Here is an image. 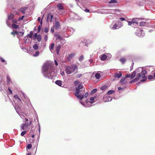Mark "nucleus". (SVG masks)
<instances>
[{
    "label": "nucleus",
    "instance_id": "obj_4",
    "mask_svg": "<svg viewBox=\"0 0 155 155\" xmlns=\"http://www.w3.org/2000/svg\"><path fill=\"white\" fill-rule=\"evenodd\" d=\"M76 70L77 71L78 66L76 64H74L71 66H67L65 70V72L67 74H70Z\"/></svg>",
    "mask_w": 155,
    "mask_h": 155
},
{
    "label": "nucleus",
    "instance_id": "obj_57",
    "mask_svg": "<svg viewBox=\"0 0 155 155\" xmlns=\"http://www.w3.org/2000/svg\"><path fill=\"white\" fill-rule=\"evenodd\" d=\"M41 29V27L40 26H39L38 27V32H40Z\"/></svg>",
    "mask_w": 155,
    "mask_h": 155
},
{
    "label": "nucleus",
    "instance_id": "obj_27",
    "mask_svg": "<svg viewBox=\"0 0 155 155\" xmlns=\"http://www.w3.org/2000/svg\"><path fill=\"white\" fill-rule=\"evenodd\" d=\"M8 19L9 20L12 19L14 17V15L13 14H11L9 15H8Z\"/></svg>",
    "mask_w": 155,
    "mask_h": 155
},
{
    "label": "nucleus",
    "instance_id": "obj_33",
    "mask_svg": "<svg viewBox=\"0 0 155 155\" xmlns=\"http://www.w3.org/2000/svg\"><path fill=\"white\" fill-rule=\"evenodd\" d=\"M107 86L106 85L103 86L101 88V89L102 91H104L106 89Z\"/></svg>",
    "mask_w": 155,
    "mask_h": 155
},
{
    "label": "nucleus",
    "instance_id": "obj_51",
    "mask_svg": "<svg viewBox=\"0 0 155 155\" xmlns=\"http://www.w3.org/2000/svg\"><path fill=\"white\" fill-rule=\"evenodd\" d=\"M48 27H45V28L44 29V31L45 32L47 33L48 32Z\"/></svg>",
    "mask_w": 155,
    "mask_h": 155
},
{
    "label": "nucleus",
    "instance_id": "obj_8",
    "mask_svg": "<svg viewBox=\"0 0 155 155\" xmlns=\"http://www.w3.org/2000/svg\"><path fill=\"white\" fill-rule=\"evenodd\" d=\"M97 99V97L96 96H94V97H91L90 99V101L87 102V104H88L89 105H90V106L91 104L94 103Z\"/></svg>",
    "mask_w": 155,
    "mask_h": 155
},
{
    "label": "nucleus",
    "instance_id": "obj_59",
    "mask_svg": "<svg viewBox=\"0 0 155 155\" xmlns=\"http://www.w3.org/2000/svg\"><path fill=\"white\" fill-rule=\"evenodd\" d=\"M120 21H125L126 20V19L124 18H120Z\"/></svg>",
    "mask_w": 155,
    "mask_h": 155
},
{
    "label": "nucleus",
    "instance_id": "obj_16",
    "mask_svg": "<svg viewBox=\"0 0 155 155\" xmlns=\"http://www.w3.org/2000/svg\"><path fill=\"white\" fill-rule=\"evenodd\" d=\"M57 8H58V10H63L64 9L63 5L61 3H58L57 5Z\"/></svg>",
    "mask_w": 155,
    "mask_h": 155
},
{
    "label": "nucleus",
    "instance_id": "obj_23",
    "mask_svg": "<svg viewBox=\"0 0 155 155\" xmlns=\"http://www.w3.org/2000/svg\"><path fill=\"white\" fill-rule=\"evenodd\" d=\"M15 34L16 35H18L19 36H23V35L24 34V32H17V31H15Z\"/></svg>",
    "mask_w": 155,
    "mask_h": 155
},
{
    "label": "nucleus",
    "instance_id": "obj_24",
    "mask_svg": "<svg viewBox=\"0 0 155 155\" xmlns=\"http://www.w3.org/2000/svg\"><path fill=\"white\" fill-rule=\"evenodd\" d=\"M14 97L15 98V100H18L20 102H21V101L19 97L17 95H15L14 96Z\"/></svg>",
    "mask_w": 155,
    "mask_h": 155
},
{
    "label": "nucleus",
    "instance_id": "obj_3",
    "mask_svg": "<svg viewBox=\"0 0 155 155\" xmlns=\"http://www.w3.org/2000/svg\"><path fill=\"white\" fill-rule=\"evenodd\" d=\"M136 74H137V77L141 80V81H144L147 78L145 77V75L146 74V71L145 70H143L142 68L140 67L136 70Z\"/></svg>",
    "mask_w": 155,
    "mask_h": 155
},
{
    "label": "nucleus",
    "instance_id": "obj_26",
    "mask_svg": "<svg viewBox=\"0 0 155 155\" xmlns=\"http://www.w3.org/2000/svg\"><path fill=\"white\" fill-rule=\"evenodd\" d=\"M61 46L60 45H56V50L57 51V53H58L59 51L61 48Z\"/></svg>",
    "mask_w": 155,
    "mask_h": 155
},
{
    "label": "nucleus",
    "instance_id": "obj_47",
    "mask_svg": "<svg viewBox=\"0 0 155 155\" xmlns=\"http://www.w3.org/2000/svg\"><path fill=\"white\" fill-rule=\"evenodd\" d=\"M0 59L1 60V61L2 62H5V64H7V62L5 61V60L4 59H3L2 58V57H0Z\"/></svg>",
    "mask_w": 155,
    "mask_h": 155
},
{
    "label": "nucleus",
    "instance_id": "obj_46",
    "mask_svg": "<svg viewBox=\"0 0 155 155\" xmlns=\"http://www.w3.org/2000/svg\"><path fill=\"white\" fill-rule=\"evenodd\" d=\"M32 147V145L31 144H28L27 147V148L28 149H30Z\"/></svg>",
    "mask_w": 155,
    "mask_h": 155
},
{
    "label": "nucleus",
    "instance_id": "obj_15",
    "mask_svg": "<svg viewBox=\"0 0 155 155\" xmlns=\"http://www.w3.org/2000/svg\"><path fill=\"white\" fill-rule=\"evenodd\" d=\"M75 54L74 53H71L69 54L67 56V59L69 61H71V60L73 58Z\"/></svg>",
    "mask_w": 155,
    "mask_h": 155
},
{
    "label": "nucleus",
    "instance_id": "obj_17",
    "mask_svg": "<svg viewBox=\"0 0 155 155\" xmlns=\"http://www.w3.org/2000/svg\"><path fill=\"white\" fill-rule=\"evenodd\" d=\"M107 55L105 54H104L101 55L100 57L101 60L104 61L107 59Z\"/></svg>",
    "mask_w": 155,
    "mask_h": 155
},
{
    "label": "nucleus",
    "instance_id": "obj_45",
    "mask_svg": "<svg viewBox=\"0 0 155 155\" xmlns=\"http://www.w3.org/2000/svg\"><path fill=\"white\" fill-rule=\"evenodd\" d=\"M125 80V78H121L120 81V82L121 84H124V82Z\"/></svg>",
    "mask_w": 155,
    "mask_h": 155
},
{
    "label": "nucleus",
    "instance_id": "obj_34",
    "mask_svg": "<svg viewBox=\"0 0 155 155\" xmlns=\"http://www.w3.org/2000/svg\"><path fill=\"white\" fill-rule=\"evenodd\" d=\"M7 84H9L10 83V82L11 81L10 78L8 76H7Z\"/></svg>",
    "mask_w": 155,
    "mask_h": 155
},
{
    "label": "nucleus",
    "instance_id": "obj_55",
    "mask_svg": "<svg viewBox=\"0 0 155 155\" xmlns=\"http://www.w3.org/2000/svg\"><path fill=\"white\" fill-rule=\"evenodd\" d=\"M153 68V67L152 66H147L146 68V69H149V70L150 71V70L151 69V68Z\"/></svg>",
    "mask_w": 155,
    "mask_h": 155
},
{
    "label": "nucleus",
    "instance_id": "obj_13",
    "mask_svg": "<svg viewBox=\"0 0 155 155\" xmlns=\"http://www.w3.org/2000/svg\"><path fill=\"white\" fill-rule=\"evenodd\" d=\"M139 19H140L137 18H134L132 19L131 21L133 24L135 23L137 25H138L139 24L137 21ZM140 19L141 20L142 19Z\"/></svg>",
    "mask_w": 155,
    "mask_h": 155
},
{
    "label": "nucleus",
    "instance_id": "obj_62",
    "mask_svg": "<svg viewBox=\"0 0 155 155\" xmlns=\"http://www.w3.org/2000/svg\"><path fill=\"white\" fill-rule=\"evenodd\" d=\"M51 32H52V33H53L54 31V28H51Z\"/></svg>",
    "mask_w": 155,
    "mask_h": 155
},
{
    "label": "nucleus",
    "instance_id": "obj_52",
    "mask_svg": "<svg viewBox=\"0 0 155 155\" xmlns=\"http://www.w3.org/2000/svg\"><path fill=\"white\" fill-rule=\"evenodd\" d=\"M82 76V74H78L76 75V77L77 78H80Z\"/></svg>",
    "mask_w": 155,
    "mask_h": 155
},
{
    "label": "nucleus",
    "instance_id": "obj_9",
    "mask_svg": "<svg viewBox=\"0 0 155 155\" xmlns=\"http://www.w3.org/2000/svg\"><path fill=\"white\" fill-rule=\"evenodd\" d=\"M15 109L17 112V113L21 117V116H23V114L21 112V110L20 108L18 106L16 105L15 107Z\"/></svg>",
    "mask_w": 155,
    "mask_h": 155
},
{
    "label": "nucleus",
    "instance_id": "obj_22",
    "mask_svg": "<svg viewBox=\"0 0 155 155\" xmlns=\"http://www.w3.org/2000/svg\"><path fill=\"white\" fill-rule=\"evenodd\" d=\"M56 84H57L59 86H61L62 85V81L60 80H57L55 82Z\"/></svg>",
    "mask_w": 155,
    "mask_h": 155
},
{
    "label": "nucleus",
    "instance_id": "obj_50",
    "mask_svg": "<svg viewBox=\"0 0 155 155\" xmlns=\"http://www.w3.org/2000/svg\"><path fill=\"white\" fill-rule=\"evenodd\" d=\"M140 79L138 77H136L135 79H133L134 82L137 81L138 80Z\"/></svg>",
    "mask_w": 155,
    "mask_h": 155
},
{
    "label": "nucleus",
    "instance_id": "obj_11",
    "mask_svg": "<svg viewBox=\"0 0 155 155\" xmlns=\"http://www.w3.org/2000/svg\"><path fill=\"white\" fill-rule=\"evenodd\" d=\"M136 74V71H134L131 74H127L125 76V78H130L131 79H132L135 77Z\"/></svg>",
    "mask_w": 155,
    "mask_h": 155
},
{
    "label": "nucleus",
    "instance_id": "obj_40",
    "mask_svg": "<svg viewBox=\"0 0 155 155\" xmlns=\"http://www.w3.org/2000/svg\"><path fill=\"white\" fill-rule=\"evenodd\" d=\"M54 44L53 43H52L51 44V45L49 46V49L50 50H51V49H52L54 47Z\"/></svg>",
    "mask_w": 155,
    "mask_h": 155
},
{
    "label": "nucleus",
    "instance_id": "obj_53",
    "mask_svg": "<svg viewBox=\"0 0 155 155\" xmlns=\"http://www.w3.org/2000/svg\"><path fill=\"white\" fill-rule=\"evenodd\" d=\"M127 22H128V25H129V26L131 25L132 24H133V23H132V21H127Z\"/></svg>",
    "mask_w": 155,
    "mask_h": 155
},
{
    "label": "nucleus",
    "instance_id": "obj_43",
    "mask_svg": "<svg viewBox=\"0 0 155 155\" xmlns=\"http://www.w3.org/2000/svg\"><path fill=\"white\" fill-rule=\"evenodd\" d=\"M151 74L152 75H153V76L154 79H155V70L151 72Z\"/></svg>",
    "mask_w": 155,
    "mask_h": 155
},
{
    "label": "nucleus",
    "instance_id": "obj_58",
    "mask_svg": "<svg viewBox=\"0 0 155 155\" xmlns=\"http://www.w3.org/2000/svg\"><path fill=\"white\" fill-rule=\"evenodd\" d=\"M24 16H23L19 18H18V20L20 21V20H22L23 18H24Z\"/></svg>",
    "mask_w": 155,
    "mask_h": 155
},
{
    "label": "nucleus",
    "instance_id": "obj_42",
    "mask_svg": "<svg viewBox=\"0 0 155 155\" xmlns=\"http://www.w3.org/2000/svg\"><path fill=\"white\" fill-rule=\"evenodd\" d=\"M148 78L149 80L154 79L153 76L152 75H150L148 76Z\"/></svg>",
    "mask_w": 155,
    "mask_h": 155
},
{
    "label": "nucleus",
    "instance_id": "obj_56",
    "mask_svg": "<svg viewBox=\"0 0 155 155\" xmlns=\"http://www.w3.org/2000/svg\"><path fill=\"white\" fill-rule=\"evenodd\" d=\"M84 95V97H85V98H86L87 97V96L88 95V93L87 92L85 94V95Z\"/></svg>",
    "mask_w": 155,
    "mask_h": 155
},
{
    "label": "nucleus",
    "instance_id": "obj_6",
    "mask_svg": "<svg viewBox=\"0 0 155 155\" xmlns=\"http://www.w3.org/2000/svg\"><path fill=\"white\" fill-rule=\"evenodd\" d=\"M135 34L137 36L140 37H143L145 35L143 31L140 28H138Z\"/></svg>",
    "mask_w": 155,
    "mask_h": 155
},
{
    "label": "nucleus",
    "instance_id": "obj_30",
    "mask_svg": "<svg viewBox=\"0 0 155 155\" xmlns=\"http://www.w3.org/2000/svg\"><path fill=\"white\" fill-rule=\"evenodd\" d=\"M97 91V89H93L91 92L90 94L91 95H92L95 93Z\"/></svg>",
    "mask_w": 155,
    "mask_h": 155
},
{
    "label": "nucleus",
    "instance_id": "obj_49",
    "mask_svg": "<svg viewBox=\"0 0 155 155\" xmlns=\"http://www.w3.org/2000/svg\"><path fill=\"white\" fill-rule=\"evenodd\" d=\"M37 36L38 35L37 33H35L33 36V38L35 39L37 37Z\"/></svg>",
    "mask_w": 155,
    "mask_h": 155
},
{
    "label": "nucleus",
    "instance_id": "obj_39",
    "mask_svg": "<svg viewBox=\"0 0 155 155\" xmlns=\"http://www.w3.org/2000/svg\"><path fill=\"white\" fill-rule=\"evenodd\" d=\"M83 59H84V56L82 55H81L79 57V59H78L80 61H83Z\"/></svg>",
    "mask_w": 155,
    "mask_h": 155
},
{
    "label": "nucleus",
    "instance_id": "obj_63",
    "mask_svg": "<svg viewBox=\"0 0 155 155\" xmlns=\"http://www.w3.org/2000/svg\"><path fill=\"white\" fill-rule=\"evenodd\" d=\"M32 119H31L29 120L30 122L28 124V125H30L31 124L32 122Z\"/></svg>",
    "mask_w": 155,
    "mask_h": 155
},
{
    "label": "nucleus",
    "instance_id": "obj_32",
    "mask_svg": "<svg viewBox=\"0 0 155 155\" xmlns=\"http://www.w3.org/2000/svg\"><path fill=\"white\" fill-rule=\"evenodd\" d=\"M33 34V31H31L29 34L28 35L31 38H32V35Z\"/></svg>",
    "mask_w": 155,
    "mask_h": 155
},
{
    "label": "nucleus",
    "instance_id": "obj_38",
    "mask_svg": "<svg viewBox=\"0 0 155 155\" xmlns=\"http://www.w3.org/2000/svg\"><path fill=\"white\" fill-rule=\"evenodd\" d=\"M56 40L58 41H61V40H62V39L61 37L60 36V35H58V37H57V38H56Z\"/></svg>",
    "mask_w": 155,
    "mask_h": 155
},
{
    "label": "nucleus",
    "instance_id": "obj_28",
    "mask_svg": "<svg viewBox=\"0 0 155 155\" xmlns=\"http://www.w3.org/2000/svg\"><path fill=\"white\" fill-rule=\"evenodd\" d=\"M36 38L38 42H40L41 39V36L40 35H38L37 37Z\"/></svg>",
    "mask_w": 155,
    "mask_h": 155
},
{
    "label": "nucleus",
    "instance_id": "obj_25",
    "mask_svg": "<svg viewBox=\"0 0 155 155\" xmlns=\"http://www.w3.org/2000/svg\"><path fill=\"white\" fill-rule=\"evenodd\" d=\"M80 100V103L83 105L84 106H85V107H89L90 106V105H89L88 104H87V105H85L84 104V102L82 101L81 100L79 99Z\"/></svg>",
    "mask_w": 155,
    "mask_h": 155
},
{
    "label": "nucleus",
    "instance_id": "obj_1",
    "mask_svg": "<svg viewBox=\"0 0 155 155\" xmlns=\"http://www.w3.org/2000/svg\"><path fill=\"white\" fill-rule=\"evenodd\" d=\"M42 72L46 78L52 79L54 76L52 67L48 63H45L44 64L42 68Z\"/></svg>",
    "mask_w": 155,
    "mask_h": 155
},
{
    "label": "nucleus",
    "instance_id": "obj_48",
    "mask_svg": "<svg viewBox=\"0 0 155 155\" xmlns=\"http://www.w3.org/2000/svg\"><path fill=\"white\" fill-rule=\"evenodd\" d=\"M145 22H141L140 23V26H143L144 25V24Z\"/></svg>",
    "mask_w": 155,
    "mask_h": 155
},
{
    "label": "nucleus",
    "instance_id": "obj_21",
    "mask_svg": "<svg viewBox=\"0 0 155 155\" xmlns=\"http://www.w3.org/2000/svg\"><path fill=\"white\" fill-rule=\"evenodd\" d=\"M117 2L116 0H111L109 2L110 4H114L112 6L116 5Z\"/></svg>",
    "mask_w": 155,
    "mask_h": 155
},
{
    "label": "nucleus",
    "instance_id": "obj_35",
    "mask_svg": "<svg viewBox=\"0 0 155 155\" xmlns=\"http://www.w3.org/2000/svg\"><path fill=\"white\" fill-rule=\"evenodd\" d=\"M12 27L15 29H17L18 28L19 26L18 25H16L15 24H13L12 25Z\"/></svg>",
    "mask_w": 155,
    "mask_h": 155
},
{
    "label": "nucleus",
    "instance_id": "obj_7",
    "mask_svg": "<svg viewBox=\"0 0 155 155\" xmlns=\"http://www.w3.org/2000/svg\"><path fill=\"white\" fill-rule=\"evenodd\" d=\"M119 10L117 9H106L104 10V13L110 14H114L115 13L118 12Z\"/></svg>",
    "mask_w": 155,
    "mask_h": 155
},
{
    "label": "nucleus",
    "instance_id": "obj_20",
    "mask_svg": "<svg viewBox=\"0 0 155 155\" xmlns=\"http://www.w3.org/2000/svg\"><path fill=\"white\" fill-rule=\"evenodd\" d=\"M122 76L121 72L119 71L118 73H116L115 74L114 76L115 78H119Z\"/></svg>",
    "mask_w": 155,
    "mask_h": 155
},
{
    "label": "nucleus",
    "instance_id": "obj_29",
    "mask_svg": "<svg viewBox=\"0 0 155 155\" xmlns=\"http://www.w3.org/2000/svg\"><path fill=\"white\" fill-rule=\"evenodd\" d=\"M95 77L97 79H99L100 78L101 75L99 73H96L95 74Z\"/></svg>",
    "mask_w": 155,
    "mask_h": 155
},
{
    "label": "nucleus",
    "instance_id": "obj_12",
    "mask_svg": "<svg viewBox=\"0 0 155 155\" xmlns=\"http://www.w3.org/2000/svg\"><path fill=\"white\" fill-rule=\"evenodd\" d=\"M52 19H53V15H51L50 14H48L47 17V22H49V21L51 22Z\"/></svg>",
    "mask_w": 155,
    "mask_h": 155
},
{
    "label": "nucleus",
    "instance_id": "obj_2",
    "mask_svg": "<svg viewBox=\"0 0 155 155\" xmlns=\"http://www.w3.org/2000/svg\"><path fill=\"white\" fill-rule=\"evenodd\" d=\"M83 86L80 84L76 87V92L74 93V94L79 99L82 100L84 97L85 89L83 88Z\"/></svg>",
    "mask_w": 155,
    "mask_h": 155
},
{
    "label": "nucleus",
    "instance_id": "obj_61",
    "mask_svg": "<svg viewBox=\"0 0 155 155\" xmlns=\"http://www.w3.org/2000/svg\"><path fill=\"white\" fill-rule=\"evenodd\" d=\"M79 83V81H74V83L75 85H77Z\"/></svg>",
    "mask_w": 155,
    "mask_h": 155
},
{
    "label": "nucleus",
    "instance_id": "obj_36",
    "mask_svg": "<svg viewBox=\"0 0 155 155\" xmlns=\"http://www.w3.org/2000/svg\"><path fill=\"white\" fill-rule=\"evenodd\" d=\"M126 59L124 58H122L120 59V61L122 63H124L126 61Z\"/></svg>",
    "mask_w": 155,
    "mask_h": 155
},
{
    "label": "nucleus",
    "instance_id": "obj_37",
    "mask_svg": "<svg viewBox=\"0 0 155 155\" xmlns=\"http://www.w3.org/2000/svg\"><path fill=\"white\" fill-rule=\"evenodd\" d=\"M39 53V52L38 51H37L36 52L35 54L33 55V56L34 57H37L38 56Z\"/></svg>",
    "mask_w": 155,
    "mask_h": 155
},
{
    "label": "nucleus",
    "instance_id": "obj_14",
    "mask_svg": "<svg viewBox=\"0 0 155 155\" xmlns=\"http://www.w3.org/2000/svg\"><path fill=\"white\" fill-rule=\"evenodd\" d=\"M60 27L59 22L58 21H56L55 22V24L54 26V28L55 29H58Z\"/></svg>",
    "mask_w": 155,
    "mask_h": 155
},
{
    "label": "nucleus",
    "instance_id": "obj_18",
    "mask_svg": "<svg viewBox=\"0 0 155 155\" xmlns=\"http://www.w3.org/2000/svg\"><path fill=\"white\" fill-rule=\"evenodd\" d=\"M28 8L27 7H25L24 8H21L19 9V11L21 12L22 13L24 14L25 13V11Z\"/></svg>",
    "mask_w": 155,
    "mask_h": 155
},
{
    "label": "nucleus",
    "instance_id": "obj_31",
    "mask_svg": "<svg viewBox=\"0 0 155 155\" xmlns=\"http://www.w3.org/2000/svg\"><path fill=\"white\" fill-rule=\"evenodd\" d=\"M115 92V91L114 90H109L107 92V94H112L114 93Z\"/></svg>",
    "mask_w": 155,
    "mask_h": 155
},
{
    "label": "nucleus",
    "instance_id": "obj_10",
    "mask_svg": "<svg viewBox=\"0 0 155 155\" xmlns=\"http://www.w3.org/2000/svg\"><path fill=\"white\" fill-rule=\"evenodd\" d=\"M112 97L108 95L104 96L103 99V101L105 102L110 101L112 100Z\"/></svg>",
    "mask_w": 155,
    "mask_h": 155
},
{
    "label": "nucleus",
    "instance_id": "obj_41",
    "mask_svg": "<svg viewBox=\"0 0 155 155\" xmlns=\"http://www.w3.org/2000/svg\"><path fill=\"white\" fill-rule=\"evenodd\" d=\"M33 48L35 50H37L38 48V46L36 44H35L33 45Z\"/></svg>",
    "mask_w": 155,
    "mask_h": 155
},
{
    "label": "nucleus",
    "instance_id": "obj_54",
    "mask_svg": "<svg viewBox=\"0 0 155 155\" xmlns=\"http://www.w3.org/2000/svg\"><path fill=\"white\" fill-rule=\"evenodd\" d=\"M117 88H118V90L119 91H120L121 90H123L124 89V88H123V87L121 88L120 87H118Z\"/></svg>",
    "mask_w": 155,
    "mask_h": 155
},
{
    "label": "nucleus",
    "instance_id": "obj_5",
    "mask_svg": "<svg viewBox=\"0 0 155 155\" xmlns=\"http://www.w3.org/2000/svg\"><path fill=\"white\" fill-rule=\"evenodd\" d=\"M123 26V23L120 21H118V24L115 23L113 25H111L110 26V28L112 30H115Z\"/></svg>",
    "mask_w": 155,
    "mask_h": 155
},
{
    "label": "nucleus",
    "instance_id": "obj_60",
    "mask_svg": "<svg viewBox=\"0 0 155 155\" xmlns=\"http://www.w3.org/2000/svg\"><path fill=\"white\" fill-rule=\"evenodd\" d=\"M48 37L47 35H45V37H44L45 40V41H46L48 39Z\"/></svg>",
    "mask_w": 155,
    "mask_h": 155
},
{
    "label": "nucleus",
    "instance_id": "obj_44",
    "mask_svg": "<svg viewBox=\"0 0 155 155\" xmlns=\"http://www.w3.org/2000/svg\"><path fill=\"white\" fill-rule=\"evenodd\" d=\"M26 132L25 131H24L22 132L21 133V135L22 136H24L26 133Z\"/></svg>",
    "mask_w": 155,
    "mask_h": 155
},
{
    "label": "nucleus",
    "instance_id": "obj_19",
    "mask_svg": "<svg viewBox=\"0 0 155 155\" xmlns=\"http://www.w3.org/2000/svg\"><path fill=\"white\" fill-rule=\"evenodd\" d=\"M27 127V124L26 123L22 124L21 125V129L23 130H25Z\"/></svg>",
    "mask_w": 155,
    "mask_h": 155
},
{
    "label": "nucleus",
    "instance_id": "obj_64",
    "mask_svg": "<svg viewBox=\"0 0 155 155\" xmlns=\"http://www.w3.org/2000/svg\"><path fill=\"white\" fill-rule=\"evenodd\" d=\"M84 11L87 12H89V10L87 9H85Z\"/></svg>",
    "mask_w": 155,
    "mask_h": 155
}]
</instances>
